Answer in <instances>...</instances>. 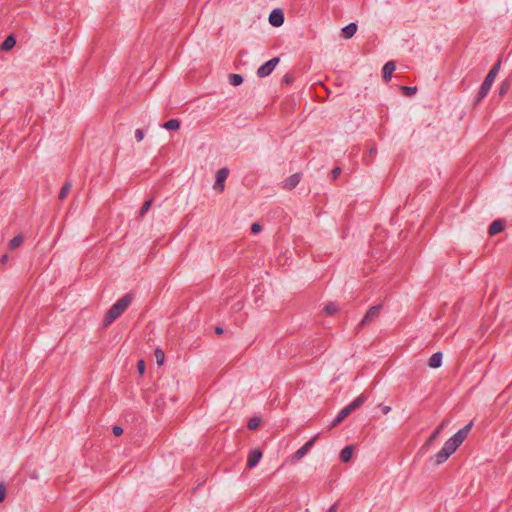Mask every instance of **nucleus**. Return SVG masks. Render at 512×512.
Here are the masks:
<instances>
[{
  "label": "nucleus",
  "instance_id": "nucleus-35",
  "mask_svg": "<svg viewBox=\"0 0 512 512\" xmlns=\"http://www.w3.org/2000/svg\"><path fill=\"white\" fill-rule=\"evenodd\" d=\"M381 410L383 414H388L391 411V407L387 405H381Z\"/></svg>",
  "mask_w": 512,
  "mask_h": 512
},
{
  "label": "nucleus",
  "instance_id": "nucleus-8",
  "mask_svg": "<svg viewBox=\"0 0 512 512\" xmlns=\"http://www.w3.org/2000/svg\"><path fill=\"white\" fill-rule=\"evenodd\" d=\"M317 438V435L310 439L308 442H306L302 447H300L292 456V461L297 462L301 458H303L309 450L313 447L315 440Z\"/></svg>",
  "mask_w": 512,
  "mask_h": 512
},
{
  "label": "nucleus",
  "instance_id": "nucleus-32",
  "mask_svg": "<svg viewBox=\"0 0 512 512\" xmlns=\"http://www.w3.org/2000/svg\"><path fill=\"white\" fill-rule=\"evenodd\" d=\"M112 432L115 436H120L123 434V428L121 426L116 425L112 428Z\"/></svg>",
  "mask_w": 512,
  "mask_h": 512
},
{
  "label": "nucleus",
  "instance_id": "nucleus-34",
  "mask_svg": "<svg viewBox=\"0 0 512 512\" xmlns=\"http://www.w3.org/2000/svg\"><path fill=\"white\" fill-rule=\"evenodd\" d=\"M261 231V225L259 223H253L251 226V232L256 234Z\"/></svg>",
  "mask_w": 512,
  "mask_h": 512
},
{
  "label": "nucleus",
  "instance_id": "nucleus-29",
  "mask_svg": "<svg viewBox=\"0 0 512 512\" xmlns=\"http://www.w3.org/2000/svg\"><path fill=\"white\" fill-rule=\"evenodd\" d=\"M6 496V486L4 483H0V503L4 501Z\"/></svg>",
  "mask_w": 512,
  "mask_h": 512
},
{
  "label": "nucleus",
  "instance_id": "nucleus-33",
  "mask_svg": "<svg viewBox=\"0 0 512 512\" xmlns=\"http://www.w3.org/2000/svg\"><path fill=\"white\" fill-rule=\"evenodd\" d=\"M340 173H341V168L335 167L331 172L332 179L335 180L340 175Z\"/></svg>",
  "mask_w": 512,
  "mask_h": 512
},
{
  "label": "nucleus",
  "instance_id": "nucleus-36",
  "mask_svg": "<svg viewBox=\"0 0 512 512\" xmlns=\"http://www.w3.org/2000/svg\"><path fill=\"white\" fill-rule=\"evenodd\" d=\"M338 503H334L327 512H337Z\"/></svg>",
  "mask_w": 512,
  "mask_h": 512
},
{
  "label": "nucleus",
  "instance_id": "nucleus-27",
  "mask_svg": "<svg viewBox=\"0 0 512 512\" xmlns=\"http://www.w3.org/2000/svg\"><path fill=\"white\" fill-rule=\"evenodd\" d=\"M259 424H260V419L257 417H254L248 421L247 427L250 430H255L259 426Z\"/></svg>",
  "mask_w": 512,
  "mask_h": 512
},
{
  "label": "nucleus",
  "instance_id": "nucleus-19",
  "mask_svg": "<svg viewBox=\"0 0 512 512\" xmlns=\"http://www.w3.org/2000/svg\"><path fill=\"white\" fill-rule=\"evenodd\" d=\"M162 127L167 130H178L180 128V121L178 119H170Z\"/></svg>",
  "mask_w": 512,
  "mask_h": 512
},
{
  "label": "nucleus",
  "instance_id": "nucleus-9",
  "mask_svg": "<svg viewBox=\"0 0 512 512\" xmlns=\"http://www.w3.org/2000/svg\"><path fill=\"white\" fill-rule=\"evenodd\" d=\"M269 23L274 27H280L284 23V13L281 9H274L269 15Z\"/></svg>",
  "mask_w": 512,
  "mask_h": 512
},
{
  "label": "nucleus",
  "instance_id": "nucleus-21",
  "mask_svg": "<svg viewBox=\"0 0 512 512\" xmlns=\"http://www.w3.org/2000/svg\"><path fill=\"white\" fill-rule=\"evenodd\" d=\"M71 183L70 182H65L64 185L62 186L60 192H59V199L60 200H64L67 195L69 194L70 190H71Z\"/></svg>",
  "mask_w": 512,
  "mask_h": 512
},
{
  "label": "nucleus",
  "instance_id": "nucleus-2",
  "mask_svg": "<svg viewBox=\"0 0 512 512\" xmlns=\"http://www.w3.org/2000/svg\"><path fill=\"white\" fill-rule=\"evenodd\" d=\"M133 293H127L118 299L106 312L103 320L104 327L111 325L131 304Z\"/></svg>",
  "mask_w": 512,
  "mask_h": 512
},
{
  "label": "nucleus",
  "instance_id": "nucleus-18",
  "mask_svg": "<svg viewBox=\"0 0 512 512\" xmlns=\"http://www.w3.org/2000/svg\"><path fill=\"white\" fill-rule=\"evenodd\" d=\"M352 455H353V447L346 446L340 452V460L344 463H347L351 460Z\"/></svg>",
  "mask_w": 512,
  "mask_h": 512
},
{
  "label": "nucleus",
  "instance_id": "nucleus-39",
  "mask_svg": "<svg viewBox=\"0 0 512 512\" xmlns=\"http://www.w3.org/2000/svg\"><path fill=\"white\" fill-rule=\"evenodd\" d=\"M290 81H291V80H290L289 76H285V77H284V82H285L286 84H289V83H290Z\"/></svg>",
  "mask_w": 512,
  "mask_h": 512
},
{
  "label": "nucleus",
  "instance_id": "nucleus-3",
  "mask_svg": "<svg viewBox=\"0 0 512 512\" xmlns=\"http://www.w3.org/2000/svg\"><path fill=\"white\" fill-rule=\"evenodd\" d=\"M500 65H501V61L499 60V61H497V63H495L493 65V67L488 72L487 76L485 77V79L477 93V96L475 98V103H479L480 101H482L489 93L491 86L499 72Z\"/></svg>",
  "mask_w": 512,
  "mask_h": 512
},
{
  "label": "nucleus",
  "instance_id": "nucleus-23",
  "mask_svg": "<svg viewBox=\"0 0 512 512\" xmlns=\"http://www.w3.org/2000/svg\"><path fill=\"white\" fill-rule=\"evenodd\" d=\"M229 82L233 86H239L243 82V77L240 74H230Z\"/></svg>",
  "mask_w": 512,
  "mask_h": 512
},
{
  "label": "nucleus",
  "instance_id": "nucleus-15",
  "mask_svg": "<svg viewBox=\"0 0 512 512\" xmlns=\"http://www.w3.org/2000/svg\"><path fill=\"white\" fill-rule=\"evenodd\" d=\"M442 357L443 354L441 352L432 354V356L429 358L428 365L431 368H439L442 365Z\"/></svg>",
  "mask_w": 512,
  "mask_h": 512
},
{
  "label": "nucleus",
  "instance_id": "nucleus-40",
  "mask_svg": "<svg viewBox=\"0 0 512 512\" xmlns=\"http://www.w3.org/2000/svg\"><path fill=\"white\" fill-rule=\"evenodd\" d=\"M375 153H376V150H375V149H373V148H371V149H370V155H374Z\"/></svg>",
  "mask_w": 512,
  "mask_h": 512
},
{
  "label": "nucleus",
  "instance_id": "nucleus-10",
  "mask_svg": "<svg viewBox=\"0 0 512 512\" xmlns=\"http://www.w3.org/2000/svg\"><path fill=\"white\" fill-rule=\"evenodd\" d=\"M448 423L449 420L442 421V423L434 430V432L422 446L423 450H427L430 447V445L436 440V438L440 435L441 431L448 425Z\"/></svg>",
  "mask_w": 512,
  "mask_h": 512
},
{
  "label": "nucleus",
  "instance_id": "nucleus-31",
  "mask_svg": "<svg viewBox=\"0 0 512 512\" xmlns=\"http://www.w3.org/2000/svg\"><path fill=\"white\" fill-rule=\"evenodd\" d=\"M135 138L138 142L142 141L144 138V132L142 129H136L135 131Z\"/></svg>",
  "mask_w": 512,
  "mask_h": 512
},
{
  "label": "nucleus",
  "instance_id": "nucleus-26",
  "mask_svg": "<svg viewBox=\"0 0 512 512\" xmlns=\"http://www.w3.org/2000/svg\"><path fill=\"white\" fill-rule=\"evenodd\" d=\"M324 311L327 315H333L338 311V306L335 303H329L324 307Z\"/></svg>",
  "mask_w": 512,
  "mask_h": 512
},
{
  "label": "nucleus",
  "instance_id": "nucleus-25",
  "mask_svg": "<svg viewBox=\"0 0 512 512\" xmlns=\"http://www.w3.org/2000/svg\"><path fill=\"white\" fill-rule=\"evenodd\" d=\"M155 358H156V362L157 364L160 366L164 363V360H165V354L164 352L160 349V348H157L155 350Z\"/></svg>",
  "mask_w": 512,
  "mask_h": 512
},
{
  "label": "nucleus",
  "instance_id": "nucleus-20",
  "mask_svg": "<svg viewBox=\"0 0 512 512\" xmlns=\"http://www.w3.org/2000/svg\"><path fill=\"white\" fill-rule=\"evenodd\" d=\"M23 236L21 234L19 235H16L15 237H13L10 241H9V248L11 250H14L16 248H18L22 243H23Z\"/></svg>",
  "mask_w": 512,
  "mask_h": 512
},
{
  "label": "nucleus",
  "instance_id": "nucleus-14",
  "mask_svg": "<svg viewBox=\"0 0 512 512\" xmlns=\"http://www.w3.org/2000/svg\"><path fill=\"white\" fill-rule=\"evenodd\" d=\"M505 222L501 219L495 220L491 223L488 229L489 235L493 236L504 230Z\"/></svg>",
  "mask_w": 512,
  "mask_h": 512
},
{
  "label": "nucleus",
  "instance_id": "nucleus-30",
  "mask_svg": "<svg viewBox=\"0 0 512 512\" xmlns=\"http://www.w3.org/2000/svg\"><path fill=\"white\" fill-rule=\"evenodd\" d=\"M137 370H138L140 375L144 374V372H145V362H144V360L138 361V363H137Z\"/></svg>",
  "mask_w": 512,
  "mask_h": 512
},
{
  "label": "nucleus",
  "instance_id": "nucleus-5",
  "mask_svg": "<svg viewBox=\"0 0 512 512\" xmlns=\"http://www.w3.org/2000/svg\"><path fill=\"white\" fill-rule=\"evenodd\" d=\"M381 308V305H375L370 307L369 310L366 312L365 316L363 317L362 321L359 323L357 331L363 326L368 325L376 318H378Z\"/></svg>",
  "mask_w": 512,
  "mask_h": 512
},
{
  "label": "nucleus",
  "instance_id": "nucleus-16",
  "mask_svg": "<svg viewBox=\"0 0 512 512\" xmlns=\"http://www.w3.org/2000/svg\"><path fill=\"white\" fill-rule=\"evenodd\" d=\"M356 31H357V25L355 23H350L347 26H345L344 28H342V36L345 39H350L355 35Z\"/></svg>",
  "mask_w": 512,
  "mask_h": 512
},
{
  "label": "nucleus",
  "instance_id": "nucleus-11",
  "mask_svg": "<svg viewBox=\"0 0 512 512\" xmlns=\"http://www.w3.org/2000/svg\"><path fill=\"white\" fill-rule=\"evenodd\" d=\"M395 62L394 61H388L382 69V78L384 82H389L392 78V74L395 71Z\"/></svg>",
  "mask_w": 512,
  "mask_h": 512
},
{
  "label": "nucleus",
  "instance_id": "nucleus-38",
  "mask_svg": "<svg viewBox=\"0 0 512 512\" xmlns=\"http://www.w3.org/2000/svg\"><path fill=\"white\" fill-rule=\"evenodd\" d=\"M7 261H8V255H7V254H5V255H3V256L1 257V262H2V263H5V262H7Z\"/></svg>",
  "mask_w": 512,
  "mask_h": 512
},
{
  "label": "nucleus",
  "instance_id": "nucleus-22",
  "mask_svg": "<svg viewBox=\"0 0 512 512\" xmlns=\"http://www.w3.org/2000/svg\"><path fill=\"white\" fill-rule=\"evenodd\" d=\"M400 90H401V92H402V94L404 96L411 97V96H413L416 93L417 87H415V86H413V87H411V86H401Z\"/></svg>",
  "mask_w": 512,
  "mask_h": 512
},
{
  "label": "nucleus",
  "instance_id": "nucleus-17",
  "mask_svg": "<svg viewBox=\"0 0 512 512\" xmlns=\"http://www.w3.org/2000/svg\"><path fill=\"white\" fill-rule=\"evenodd\" d=\"M16 45V39L14 35H9L6 37V39L1 44V50L3 51H9Z\"/></svg>",
  "mask_w": 512,
  "mask_h": 512
},
{
  "label": "nucleus",
  "instance_id": "nucleus-12",
  "mask_svg": "<svg viewBox=\"0 0 512 512\" xmlns=\"http://www.w3.org/2000/svg\"><path fill=\"white\" fill-rule=\"evenodd\" d=\"M301 176H302L301 173H295V174L289 176L284 181L283 188L287 189V190H292L299 184V182L301 180Z\"/></svg>",
  "mask_w": 512,
  "mask_h": 512
},
{
  "label": "nucleus",
  "instance_id": "nucleus-37",
  "mask_svg": "<svg viewBox=\"0 0 512 512\" xmlns=\"http://www.w3.org/2000/svg\"><path fill=\"white\" fill-rule=\"evenodd\" d=\"M215 333H216V334H222V333H223V328H222V327H220V326H217V327L215 328Z\"/></svg>",
  "mask_w": 512,
  "mask_h": 512
},
{
  "label": "nucleus",
  "instance_id": "nucleus-1",
  "mask_svg": "<svg viewBox=\"0 0 512 512\" xmlns=\"http://www.w3.org/2000/svg\"><path fill=\"white\" fill-rule=\"evenodd\" d=\"M473 427V421H470L466 426H464L462 429H460L458 432H456L452 437H450L445 443L442 449L435 454L433 458H431L432 461L436 465L444 463L457 449L458 447L464 442V440L467 438L469 432L471 431Z\"/></svg>",
  "mask_w": 512,
  "mask_h": 512
},
{
  "label": "nucleus",
  "instance_id": "nucleus-7",
  "mask_svg": "<svg viewBox=\"0 0 512 512\" xmlns=\"http://www.w3.org/2000/svg\"><path fill=\"white\" fill-rule=\"evenodd\" d=\"M229 175V169L227 167H223L217 171L216 181L214 183V189L220 192L224 191L225 188V180Z\"/></svg>",
  "mask_w": 512,
  "mask_h": 512
},
{
  "label": "nucleus",
  "instance_id": "nucleus-13",
  "mask_svg": "<svg viewBox=\"0 0 512 512\" xmlns=\"http://www.w3.org/2000/svg\"><path fill=\"white\" fill-rule=\"evenodd\" d=\"M262 457V452L259 449L252 450L248 455L247 466L249 468L255 467Z\"/></svg>",
  "mask_w": 512,
  "mask_h": 512
},
{
  "label": "nucleus",
  "instance_id": "nucleus-6",
  "mask_svg": "<svg viewBox=\"0 0 512 512\" xmlns=\"http://www.w3.org/2000/svg\"><path fill=\"white\" fill-rule=\"evenodd\" d=\"M279 57H274L261 65L257 70V75L261 78L266 77L272 73L276 65L279 63Z\"/></svg>",
  "mask_w": 512,
  "mask_h": 512
},
{
  "label": "nucleus",
  "instance_id": "nucleus-28",
  "mask_svg": "<svg viewBox=\"0 0 512 512\" xmlns=\"http://www.w3.org/2000/svg\"><path fill=\"white\" fill-rule=\"evenodd\" d=\"M510 88V83L508 81H504L502 82L500 88H499V94L500 95H504L507 93V91L509 90Z\"/></svg>",
  "mask_w": 512,
  "mask_h": 512
},
{
  "label": "nucleus",
  "instance_id": "nucleus-24",
  "mask_svg": "<svg viewBox=\"0 0 512 512\" xmlns=\"http://www.w3.org/2000/svg\"><path fill=\"white\" fill-rule=\"evenodd\" d=\"M152 203H153V199H148L143 203V205L139 211V217H141V218L144 217V215L148 212V210L152 206Z\"/></svg>",
  "mask_w": 512,
  "mask_h": 512
},
{
  "label": "nucleus",
  "instance_id": "nucleus-4",
  "mask_svg": "<svg viewBox=\"0 0 512 512\" xmlns=\"http://www.w3.org/2000/svg\"><path fill=\"white\" fill-rule=\"evenodd\" d=\"M367 400V396L364 394L359 395L356 399H354L349 405L344 407L336 416V418L331 422L329 429H332L339 425L346 417H348L353 411L358 409L363 403Z\"/></svg>",
  "mask_w": 512,
  "mask_h": 512
}]
</instances>
